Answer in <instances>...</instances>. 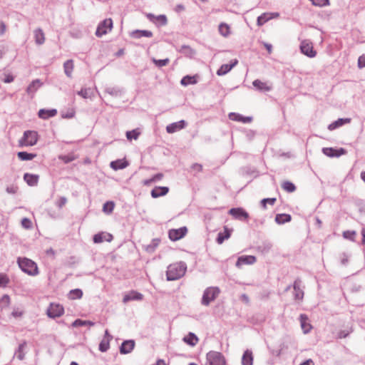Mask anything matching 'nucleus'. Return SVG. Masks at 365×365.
Returning <instances> with one entry per match:
<instances>
[{"instance_id":"1","label":"nucleus","mask_w":365,"mask_h":365,"mask_svg":"<svg viewBox=\"0 0 365 365\" xmlns=\"http://www.w3.org/2000/svg\"><path fill=\"white\" fill-rule=\"evenodd\" d=\"M18 264L21 269L30 276H36L38 274V268L36 262L26 257H19Z\"/></svg>"},{"instance_id":"2","label":"nucleus","mask_w":365,"mask_h":365,"mask_svg":"<svg viewBox=\"0 0 365 365\" xmlns=\"http://www.w3.org/2000/svg\"><path fill=\"white\" fill-rule=\"evenodd\" d=\"M186 271V267L181 262H176L168 267L166 275L168 280H176L182 277Z\"/></svg>"},{"instance_id":"3","label":"nucleus","mask_w":365,"mask_h":365,"mask_svg":"<svg viewBox=\"0 0 365 365\" xmlns=\"http://www.w3.org/2000/svg\"><path fill=\"white\" fill-rule=\"evenodd\" d=\"M38 133L34 130H26L24 133L22 138L19 140L20 147L33 146L38 141Z\"/></svg>"},{"instance_id":"4","label":"nucleus","mask_w":365,"mask_h":365,"mask_svg":"<svg viewBox=\"0 0 365 365\" xmlns=\"http://www.w3.org/2000/svg\"><path fill=\"white\" fill-rule=\"evenodd\" d=\"M206 365H226L223 355L217 351H210L207 354Z\"/></svg>"},{"instance_id":"5","label":"nucleus","mask_w":365,"mask_h":365,"mask_svg":"<svg viewBox=\"0 0 365 365\" xmlns=\"http://www.w3.org/2000/svg\"><path fill=\"white\" fill-rule=\"evenodd\" d=\"M299 49L302 53L309 58H314L317 56V51L314 49L313 43L309 40L302 41Z\"/></svg>"},{"instance_id":"6","label":"nucleus","mask_w":365,"mask_h":365,"mask_svg":"<svg viewBox=\"0 0 365 365\" xmlns=\"http://www.w3.org/2000/svg\"><path fill=\"white\" fill-rule=\"evenodd\" d=\"M113 28V21L111 19H106L102 21L98 26L96 35L98 37H101L102 36L108 34L111 31Z\"/></svg>"},{"instance_id":"7","label":"nucleus","mask_w":365,"mask_h":365,"mask_svg":"<svg viewBox=\"0 0 365 365\" xmlns=\"http://www.w3.org/2000/svg\"><path fill=\"white\" fill-rule=\"evenodd\" d=\"M220 290L217 287H209L204 292L202 303L204 305H208L210 302L213 301L219 294Z\"/></svg>"},{"instance_id":"8","label":"nucleus","mask_w":365,"mask_h":365,"mask_svg":"<svg viewBox=\"0 0 365 365\" xmlns=\"http://www.w3.org/2000/svg\"><path fill=\"white\" fill-rule=\"evenodd\" d=\"M63 313V307L60 304L51 303L47 309V314L51 318L59 317L62 316Z\"/></svg>"},{"instance_id":"9","label":"nucleus","mask_w":365,"mask_h":365,"mask_svg":"<svg viewBox=\"0 0 365 365\" xmlns=\"http://www.w3.org/2000/svg\"><path fill=\"white\" fill-rule=\"evenodd\" d=\"M187 230L185 227L169 230L168 236L172 241H177L182 239L187 234Z\"/></svg>"},{"instance_id":"10","label":"nucleus","mask_w":365,"mask_h":365,"mask_svg":"<svg viewBox=\"0 0 365 365\" xmlns=\"http://www.w3.org/2000/svg\"><path fill=\"white\" fill-rule=\"evenodd\" d=\"M322 153L329 158H339L346 153V150L342 148L339 149L334 148H323Z\"/></svg>"},{"instance_id":"11","label":"nucleus","mask_w":365,"mask_h":365,"mask_svg":"<svg viewBox=\"0 0 365 365\" xmlns=\"http://www.w3.org/2000/svg\"><path fill=\"white\" fill-rule=\"evenodd\" d=\"M147 18L158 26H165L168 24L167 16L164 14L155 16L153 14H148Z\"/></svg>"},{"instance_id":"12","label":"nucleus","mask_w":365,"mask_h":365,"mask_svg":"<svg viewBox=\"0 0 365 365\" xmlns=\"http://www.w3.org/2000/svg\"><path fill=\"white\" fill-rule=\"evenodd\" d=\"M143 299V294L135 291L131 290L126 293L123 298V302L126 304L129 301H141Z\"/></svg>"},{"instance_id":"13","label":"nucleus","mask_w":365,"mask_h":365,"mask_svg":"<svg viewBox=\"0 0 365 365\" xmlns=\"http://www.w3.org/2000/svg\"><path fill=\"white\" fill-rule=\"evenodd\" d=\"M187 125V123L184 120H179L178 122H175L173 123H170L166 126V131L168 133H174L175 132H178Z\"/></svg>"},{"instance_id":"14","label":"nucleus","mask_w":365,"mask_h":365,"mask_svg":"<svg viewBox=\"0 0 365 365\" xmlns=\"http://www.w3.org/2000/svg\"><path fill=\"white\" fill-rule=\"evenodd\" d=\"M229 213L235 219L240 220H246L249 217V214L243 208H232Z\"/></svg>"},{"instance_id":"15","label":"nucleus","mask_w":365,"mask_h":365,"mask_svg":"<svg viewBox=\"0 0 365 365\" xmlns=\"http://www.w3.org/2000/svg\"><path fill=\"white\" fill-rule=\"evenodd\" d=\"M113 239V237L111 234L106 232H101L98 234H96L93 236V242L94 243H102L103 242H110Z\"/></svg>"},{"instance_id":"16","label":"nucleus","mask_w":365,"mask_h":365,"mask_svg":"<svg viewBox=\"0 0 365 365\" xmlns=\"http://www.w3.org/2000/svg\"><path fill=\"white\" fill-rule=\"evenodd\" d=\"M43 85L42 82L39 79H35L26 88V93L31 98L34 97L35 93L38 88Z\"/></svg>"},{"instance_id":"17","label":"nucleus","mask_w":365,"mask_h":365,"mask_svg":"<svg viewBox=\"0 0 365 365\" xmlns=\"http://www.w3.org/2000/svg\"><path fill=\"white\" fill-rule=\"evenodd\" d=\"M238 63V61L237 59H234L230 63L222 64L220 68L217 71V76H224L230 72L233 67H235Z\"/></svg>"},{"instance_id":"18","label":"nucleus","mask_w":365,"mask_h":365,"mask_svg":"<svg viewBox=\"0 0 365 365\" xmlns=\"http://www.w3.org/2000/svg\"><path fill=\"white\" fill-rule=\"evenodd\" d=\"M256 262V257L252 255H246L240 257L237 261L236 266L240 267L242 264H252Z\"/></svg>"},{"instance_id":"19","label":"nucleus","mask_w":365,"mask_h":365,"mask_svg":"<svg viewBox=\"0 0 365 365\" xmlns=\"http://www.w3.org/2000/svg\"><path fill=\"white\" fill-rule=\"evenodd\" d=\"M57 114L56 109H40L38 113V115L41 119H48L49 118L53 117Z\"/></svg>"},{"instance_id":"20","label":"nucleus","mask_w":365,"mask_h":365,"mask_svg":"<svg viewBox=\"0 0 365 365\" xmlns=\"http://www.w3.org/2000/svg\"><path fill=\"white\" fill-rule=\"evenodd\" d=\"M229 118L232 120L242 122L244 123H249L252 120V117H244L242 115L237 113H230L229 114Z\"/></svg>"},{"instance_id":"21","label":"nucleus","mask_w":365,"mask_h":365,"mask_svg":"<svg viewBox=\"0 0 365 365\" xmlns=\"http://www.w3.org/2000/svg\"><path fill=\"white\" fill-rule=\"evenodd\" d=\"M351 122V118H339L333 123H330L328 125V129L329 130H335L344 124L349 123Z\"/></svg>"},{"instance_id":"22","label":"nucleus","mask_w":365,"mask_h":365,"mask_svg":"<svg viewBox=\"0 0 365 365\" xmlns=\"http://www.w3.org/2000/svg\"><path fill=\"white\" fill-rule=\"evenodd\" d=\"M299 319H300L301 327L303 330V332L304 334L309 333L311 331V329H312V326L308 322L309 321L308 317L305 314H301Z\"/></svg>"},{"instance_id":"23","label":"nucleus","mask_w":365,"mask_h":365,"mask_svg":"<svg viewBox=\"0 0 365 365\" xmlns=\"http://www.w3.org/2000/svg\"><path fill=\"white\" fill-rule=\"evenodd\" d=\"M253 86L259 91H269L272 90V86H269L267 83L262 82L259 79H256L252 82Z\"/></svg>"},{"instance_id":"24","label":"nucleus","mask_w":365,"mask_h":365,"mask_svg":"<svg viewBox=\"0 0 365 365\" xmlns=\"http://www.w3.org/2000/svg\"><path fill=\"white\" fill-rule=\"evenodd\" d=\"M294 297L296 299L301 300L304 297V292L302 289V282L297 279L294 283Z\"/></svg>"},{"instance_id":"25","label":"nucleus","mask_w":365,"mask_h":365,"mask_svg":"<svg viewBox=\"0 0 365 365\" xmlns=\"http://www.w3.org/2000/svg\"><path fill=\"white\" fill-rule=\"evenodd\" d=\"M135 346V342L132 340L125 341L120 346V351L121 354L130 353Z\"/></svg>"},{"instance_id":"26","label":"nucleus","mask_w":365,"mask_h":365,"mask_svg":"<svg viewBox=\"0 0 365 365\" xmlns=\"http://www.w3.org/2000/svg\"><path fill=\"white\" fill-rule=\"evenodd\" d=\"M128 165L127 160L125 159H119L110 163V168L115 170L123 169Z\"/></svg>"},{"instance_id":"27","label":"nucleus","mask_w":365,"mask_h":365,"mask_svg":"<svg viewBox=\"0 0 365 365\" xmlns=\"http://www.w3.org/2000/svg\"><path fill=\"white\" fill-rule=\"evenodd\" d=\"M131 36L135 38H140L141 37L150 38L153 36V33L148 30H135L132 32Z\"/></svg>"},{"instance_id":"28","label":"nucleus","mask_w":365,"mask_h":365,"mask_svg":"<svg viewBox=\"0 0 365 365\" xmlns=\"http://www.w3.org/2000/svg\"><path fill=\"white\" fill-rule=\"evenodd\" d=\"M74 64L73 61L71 59L67 60L63 63V70L64 73L66 75L67 77L71 78L72 77V73L73 71Z\"/></svg>"},{"instance_id":"29","label":"nucleus","mask_w":365,"mask_h":365,"mask_svg":"<svg viewBox=\"0 0 365 365\" xmlns=\"http://www.w3.org/2000/svg\"><path fill=\"white\" fill-rule=\"evenodd\" d=\"M35 42L38 45H42L45 41V36L41 29H36L34 31Z\"/></svg>"},{"instance_id":"30","label":"nucleus","mask_w":365,"mask_h":365,"mask_svg":"<svg viewBox=\"0 0 365 365\" xmlns=\"http://www.w3.org/2000/svg\"><path fill=\"white\" fill-rule=\"evenodd\" d=\"M231 235V230L227 228V227H224V232H220L218 234L217 238V242L218 244H222L225 240H227L230 237Z\"/></svg>"},{"instance_id":"31","label":"nucleus","mask_w":365,"mask_h":365,"mask_svg":"<svg viewBox=\"0 0 365 365\" xmlns=\"http://www.w3.org/2000/svg\"><path fill=\"white\" fill-rule=\"evenodd\" d=\"M242 365H252L253 364V356L252 353L250 350H246L242 356Z\"/></svg>"},{"instance_id":"32","label":"nucleus","mask_w":365,"mask_h":365,"mask_svg":"<svg viewBox=\"0 0 365 365\" xmlns=\"http://www.w3.org/2000/svg\"><path fill=\"white\" fill-rule=\"evenodd\" d=\"M168 192V188L167 187H156L152 190L151 195L155 198L165 195Z\"/></svg>"},{"instance_id":"33","label":"nucleus","mask_w":365,"mask_h":365,"mask_svg":"<svg viewBox=\"0 0 365 365\" xmlns=\"http://www.w3.org/2000/svg\"><path fill=\"white\" fill-rule=\"evenodd\" d=\"M183 341L190 346H195L197 344L199 339L194 334L189 333L183 338Z\"/></svg>"},{"instance_id":"34","label":"nucleus","mask_w":365,"mask_h":365,"mask_svg":"<svg viewBox=\"0 0 365 365\" xmlns=\"http://www.w3.org/2000/svg\"><path fill=\"white\" fill-rule=\"evenodd\" d=\"M180 83L184 86L195 84L197 83L196 76H185L181 79Z\"/></svg>"},{"instance_id":"35","label":"nucleus","mask_w":365,"mask_h":365,"mask_svg":"<svg viewBox=\"0 0 365 365\" xmlns=\"http://www.w3.org/2000/svg\"><path fill=\"white\" fill-rule=\"evenodd\" d=\"M17 156L21 160L27 161L33 160L36 155L34 153H29L25 151H21L17 153Z\"/></svg>"},{"instance_id":"36","label":"nucleus","mask_w":365,"mask_h":365,"mask_svg":"<svg viewBox=\"0 0 365 365\" xmlns=\"http://www.w3.org/2000/svg\"><path fill=\"white\" fill-rule=\"evenodd\" d=\"M292 217L288 214H278L275 217V221L278 224H284L291 220Z\"/></svg>"},{"instance_id":"37","label":"nucleus","mask_w":365,"mask_h":365,"mask_svg":"<svg viewBox=\"0 0 365 365\" xmlns=\"http://www.w3.org/2000/svg\"><path fill=\"white\" fill-rule=\"evenodd\" d=\"M106 92L113 97L120 96L123 90L118 87H108L106 88Z\"/></svg>"},{"instance_id":"38","label":"nucleus","mask_w":365,"mask_h":365,"mask_svg":"<svg viewBox=\"0 0 365 365\" xmlns=\"http://www.w3.org/2000/svg\"><path fill=\"white\" fill-rule=\"evenodd\" d=\"M11 304V299L9 295L4 294L0 297V309L3 310L9 307Z\"/></svg>"},{"instance_id":"39","label":"nucleus","mask_w":365,"mask_h":365,"mask_svg":"<svg viewBox=\"0 0 365 365\" xmlns=\"http://www.w3.org/2000/svg\"><path fill=\"white\" fill-rule=\"evenodd\" d=\"M180 52L188 57H192L195 53V51L187 45H182L180 47Z\"/></svg>"},{"instance_id":"40","label":"nucleus","mask_w":365,"mask_h":365,"mask_svg":"<svg viewBox=\"0 0 365 365\" xmlns=\"http://www.w3.org/2000/svg\"><path fill=\"white\" fill-rule=\"evenodd\" d=\"M140 135L138 129H134L126 132V138L128 140H137Z\"/></svg>"},{"instance_id":"41","label":"nucleus","mask_w":365,"mask_h":365,"mask_svg":"<svg viewBox=\"0 0 365 365\" xmlns=\"http://www.w3.org/2000/svg\"><path fill=\"white\" fill-rule=\"evenodd\" d=\"M88 325L90 327H92L94 325V323L91 321H86V320H82V319H76L72 323V327H82V326H86Z\"/></svg>"},{"instance_id":"42","label":"nucleus","mask_w":365,"mask_h":365,"mask_svg":"<svg viewBox=\"0 0 365 365\" xmlns=\"http://www.w3.org/2000/svg\"><path fill=\"white\" fill-rule=\"evenodd\" d=\"M24 180L26 182H38L39 176L38 175L25 173Z\"/></svg>"},{"instance_id":"43","label":"nucleus","mask_w":365,"mask_h":365,"mask_svg":"<svg viewBox=\"0 0 365 365\" xmlns=\"http://www.w3.org/2000/svg\"><path fill=\"white\" fill-rule=\"evenodd\" d=\"M219 32L220 34L226 37L230 34V26L225 23H221L219 25Z\"/></svg>"},{"instance_id":"44","label":"nucleus","mask_w":365,"mask_h":365,"mask_svg":"<svg viewBox=\"0 0 365 365\" xmlns=\"http://www.w3.org/2000/svg\"><path fill=\"white\" fill-rule=\"evenodd\" d=\"M83 296V292L79 289H75L69 292V298L71 299H81Z\"/></svg>"},{"instance_id":"45","label":"nucleus","mask_w":365,"mask_h":365,"mask_svg":"<svg viewBox=\"0 0 365 365\" xmlns=\"http://www.w3.org/2000/svg\"><path fill=\"white\" fill-rule=\"evenodd\" d=\"M114 207H115L114 202L112 201H109V202H106L103 205V210L106 214H110L113 212Z\"/></svg>"},{"instance_id":"46","label":"nucleus","mask_w":365,"mask_h":365,"mask_svg":"<svg viewBox=\"0 0 365 365\" xmlns=\"http://www.w3.org/2000/svg\"><path fill=\"white\" fill-rule=\"evenodd\" d=\"M269 14H262L257 18V24L261 26L265 24L269 19H271L270 16H269Z\"/></svg>"},{"instance_id":"47","label":"nucleus","mask_w":365,"mask_h":365,"mask_svg":"<svg viewBox=\"0 0 365 365\" xmlns=\"http://www.w3.org/2000/svg\"><path fill=\"white\" fill-rule=\"evenodd\" d=\"M155 65L159 68L163 67L166 66L169 62V58H165V59H155L153 60Z\"/></svg>"},{"instance_id":"48","label":"nucleus","mask_w":365,"mask_h":365,"mask_svg":"<svg viewBox=\"0 0 365 365\" xmlns=\"http://www.w3.org/2000/svg\"><path fill=\"white\" fill-rule=\"evenodd\" d=\"M277 201L275 197L265 198L261 201V205L264 209L267 208V204L273 205Z\"/></svg>"},{"instance_id":"49","label":"nucleus","mask_w":365,"mask_h":365,"mask_svg":"<svg viewBox=\"0 0 365 365\" xmlns=\"http://www.w3.org/2000/svg\"><path fill=\"white\" fill-rule=\"evenodd\" d=\"M312 4L319 7H324L329 5V0H309Z\"/></svg>"},{"instance_id":"50","label":"nucleus","mask_w":365,"mask_h":365,"mask_svg":"<svg viewBox=\"0 0 365 365\" xmlns=\"http://www.w3.org/2000/svg\"><path fill=\"white\" fill-rule=\"evenodd\" d=\"M202 170V165L198 163H194L190 167V172L193 175H197L198 173L201 172Z\"/></svg>"},{"instance_id":"51","label":"nucleus","mask_w":365,"mask_h":365,"mask_svg":"<svg viewBox=\"0 0 365 365\" xmlns=\"http://www.w3.org/2000/svg\"><path fill=\"white\" fill-rule=\"evenodd\" d=\"M110 346L109 340L108 339H103L101 341L99 344V349L102 352L106 351Z\"/></svg>"},{"instance_id":"52","label":"nucleus","mask_w":365,"mask_h":365,"mask_svg":"<svg viewBox=\"0 0 365 365\" xmlns=\"http://www.w3.org/2000/svg\"><path fill=\"white\" fill-rule=\"evenodd\" d=\"M21 225L24 228L29 230L32 227V222L29 218H23L21 220Z\"/></svg>"},{"instance_id":"53","label":"nucleus","mask_w":365,"mask_h":365,"mask_svg":"<svg viewBox=\"0 0 365 365\" xmlns=\"http://www.w3.org/2000/svg\"><path fill=\"white\" fill-rule=\"evenodd\" d=\"M356 233L355 231L347 230V231H344L343 232V236L346 239L354 240V237L356 236Z\"/></svg>"},{"instance_id":"54","label":"nucleus","mask_w":365,"mask_h":365,"mask_svg":"<svg viewBox=\"0 0 365 365\" xmlns=\"http://www.w3.org/2000/svg\"><path fill=\"white\" fill-rule=\"evenodd\" d=\"M163 174L161 173H158L156 175H155L152 178L149 179V180H145L143 181V182H156V181H160L163 179Z\"/></svg>"},{"instance_id":"55","label":"nucleus","mask_w":365,"mask_h":365,"mask_svg":"<svg viewBox=\"0 0 365 365\" xmlns=\"http://www.w3.org/2000/svg\"><path fill=\"white\" fill-rule=\"evenodd\" d=\"M9 282L8 277L4 274H0V287H5Z\"/></svg>"},{"instance_id":"56","label":"nucleus","mask_w":365,"mask_h":365,"mask_svg":"<svg viewBox=\"0 0 365 365\" xmlns=\"http://www.w3.org/2000/svg\"><path fill=\"white\" fill-rule=\"evenodd\" d=\"M282 187L288 192H292L295 190L294 184H282Z\"/></svg>"},{"instance_id":"57","label":"nucleus","mask_w":365,"mask_h":365,"mask_svg":"<svg viewBox=\"0 0 365 365\" xmlns=\"http://www.w3.org/2000/svg\"><path fill=\"white\" fill-rule=\"evenodd\" d=\"M74 115H75V111L73 110H69V111H68L66 113H61V116H62L63 118H68V119H69V118H73Z\"/></svg>"},{"instance_id":"58","label":"nucleus","mask_w":365,"mask_h":365,"mask_svg":"<svg viewBox=\"0 0 365 365\" xmlns=\"http://www.w3.org/2000/svg\"><path fill=\"white\" fill-rule=\"evenodd\" d=\"M88 91L89 90L87 88H82L80 91L78 92V95L81 96L83 98H87L89 97Z\"/></svg>"},{"instance_id":"59","label":"nucleus","mask_w":365,"mask_h":365,"mask_svg":"<svg viewBox=\"0 0 365 365\" xmlns=\"http://www.w3.org/2000/svg\"><path fill=\"white\" fill-rule=\"evenodd\" d=\"M23 314H24V312L19 309H14L13 312H11V315L14 318L21 317L23 316Z\"/></svg>"},{"instance_id":"60","label":"nucleus","mask_w":365,"mask_h":365,"mask_svg":"<svg viewBox=\"0 0 365 365\" xmlns=\"http://www.w3.org/2000/svg\"><path fill=\"white\" fill-rule=\"evenodd\" d=\"M14 80V77L11 74H5L4 78L2 80L6 83H9L13 82Z\"/></svg>"},{"instance_id":"61","label":"nucleus","mask_w":365,"mask_h":365,"mask_svg":"<svg viewBox=\"0 0 365 365\" xmlns=\"http://www.w3.org/2000/svg\"><path fill=\"white\" fill-rule=\"evenodd\" d=\"M358 66L359 68L365 67V56H361L359 58Z\"/></svg>"},{"instance_id":"62","label":"nucleus","mask_w":365,"mask_h":365,"mask_svg":"<svg viewBox=\"0 0 365 365\" xmlns=\"http://www.w3.org/2000/svg\"><path fill=\"white\" fill-rule=\"evenodd\" d=\"M6 31V24L2 21H0V36H3L5 34Z\"/></svg>"},{"instance_id":"63","label":"nucleus","mask_w":365,"mask_h":365,"mask_svg":"<svg viewBox=\"0 0 365 365\" xmlns=\"http://www.w3.org/2000/svg\"><path fill=\"white\" fill-rule=\"evenodd\" d=\"M185 9V6L181 4L176 5L175 7V11L178 13H180V12L183 11Z\"/></svg>"},{"instance_id":"64","label":"nucleus","mask_w":365,"mask_h":365,"mask_svg":"<svg viewBox=\"0 0 365 365\" xmlns=\"http://www.w3.org/2000/svg\"><path fill=\"white\" fill-rule=\"evenodd\" d=\"M60 158L65 163H69L73 160V158L69 155H63Z\"/></svg>"}]
</instances>
